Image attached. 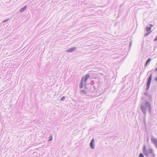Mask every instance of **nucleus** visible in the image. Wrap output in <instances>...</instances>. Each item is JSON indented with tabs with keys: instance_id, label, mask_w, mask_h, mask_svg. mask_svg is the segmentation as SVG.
<instances>
[{
	"instance_id": "1",
	"label": "nucleus",
	"mask_w": 157,
	"mask_h": 157,
	"mask_svg": "<svg viewBox=\"0 0 157 157\" xmlns=\"http://www.w3.org/2000/svg\"><path fill=\"white\" fill-rule=\"evenodd\" d=\"M143 149L144 153L147 156H148L149 154H151L153 152V150L151 148H149L147 150H146L145 145L144 146Z\"/></svg>"
},
{
	"instance_id": "2",
	"label": "nucleus",
	"mask_w": 157,
	"mask_h": 157,
	"mask_svg": "<svg viewBox=\"0 0 157 157\" xmlns=\"http://www.w3.org/2000/svg\"><path fill=\"white\" fill-rule=\"evenodd\" d=\"M152 76V75L151 74L148 78V79L147 80V89H148L150 87L151 82V78Z\"/></svg>"
},
{
	"instance_id": "3",
	"label": "nucleus",
	"mask_w": 157,
	"mask_h": 157,
	"mask_svg": "<svg viewBox=\"0 0 157 157\" xmlns=\"http://www.w3.org/2000/svg\"><path fill=\"white\" fill-rule=\"evenodd\" d=\"M151 141L154 144L155 146L157 147V139L155 138H152Z\"/></svg>"
},
{
	"instance_id": "4",
	"label": "nucleus",
	"mask_w": 157,
	"mask_h": 157,
	"mask_svg": "<svg viewBox=\"0 0 157 157\" xmlns=\"http://www.w3.org/2000/svg\"><path fill=\"white\" fill-rule=\"evenodd\" d=\"M151 29V28L150 27H146V31L147 32V33H146L145 35V36H147L149 34L151 33V31H150Z\"/></svg>"
},
{
	"instance_id": "5",
	"label": "nucleus",
	"mask_w": 157,
	"mask_h": 157,
	"mask_svg": "<svg viewBox=\"0 0 157 157\" xmlns=\"http://www.w3.org/2000/svg\"><path fill=\"white\" fill-rule=\"evenodd\" d=\"M94 139H92V140L91 143L90 144V146L92 148L94 149V145L93 144V143H94Z\"/></svg>"
},
{
	"instance_id": "6",
	"label": "nucleus",
	"mask_w": 157,
	"mask_h": 157,
	"mask_svg": "<svg viewBox=\"0 0 157 157\" xmlns=\"http://www.w3.org/2000/svg\"><path fill=\"white\" fill-rule=\"evenodd\" d=\"M84 77H82L81 80V83L80 85V88H82L83 87V81Z\"/></svg>"
},
{
	"instance_id": "7",
	"label": "nucleus",
	"mask_w": 157,
	"mask_h": 157,
	"mask_svg": "<svg viewBox=\"0 0 157 157\" xmlns=\"http://www.w3.org/2000/svg\"><path fill=\"white\" fill-rule=\"evenodd\" d=\"M90 76L89 74H87L86 75L85 78V80H84V82H86L87 80V79L89 78V77H90Z\"/></svg>"
},
{
	"instance_id": "8",
	"label": "nucleus",
	"mask_w": 157,
	"mask_h": 157,
	"mask_svg": "<svg viewBox=\"0 0 157 157\" xmlns=\"http://www.w3.org/2000/svg\"><path fill=\"white\" fill-rule=\"evenodd\" d=\"M141 108L142 111L145 113L146 111V108L143 105H142L141 106Z\"/></svg>"
},
{
	"instance_id": "9",
	"label": "nucleus",
	"mask_w": 157,
	"mask_h": 157,
	"mask_svg": "<svg viewBox=\"0 0 157 157\" xmlns=\"http://www.w3.org/2000/svg\"><path fill=\"white\" fill-rule=\"evenodd\" d=\"M146 107H150V103L148 102H146Z\"/></svg>"
},
{
	"instance_id": "10",
	"label": "nucleus",
	"mask_w": 157,
	"mask_h": 157,
	"mask_svg": "<svg viewBox=\"0 0 157 157\" xmlns=\"http://www.w3.org/2000/svg\"><path fill=\"white\" fill-rule=\"evenodd\" d=\"M75 48H72L71 49H69L68 50V52H71L73 51V50H74L75 49Z\"/></svg>"
},
{
	"instance_id": "11",
	"label": "nucleus",
	"mask_w": 157,
	"mask_h": 157,
	"mask_svg": "<svg viewBox=\"0 0 157 157\" xmlns=\"http://www.w3.org/2000/svg\"><path fill=\"white\" fill-rule=\"evenodd\" d=\"M151 59H147V61L146 64H145V66H146L148 63L150 62V61Z\"/></svg>"
},
{
	"instance_id": "12",
	"label": "nucleus",
	"mask_w": 157,
	"mask_h": 157,
	"mask_svg": "<svg viewBox=\"0 0 157 157\" xmlns=\"http://www.w3.org/2000/svg\"><path fill=\"white\" fill-rule=\"evenodd\" d=\"M151 155L152 157H155V155L153 152Z\"/></svg>"
},
{
	"instance_id": "13",
	"label": "nucleus",
	"mask_w": 157,
	"mask_h": 157,
	"mask_svg": "<svg viewBox=\"0 0 157 157\" xmlns=\"http://www.w3.org/2000/svg\"><path fill=\"white\" fill-rule=\"evenodd\" d=\"M81 92L83 94H86V91L84 90H82Z\"/></svg>"
},
{
	"instance_id": "14",
	"label": "nucleus",
	"mask_w": 157,
	"mask_h": 157,
	"mask_svg": "<svg viewBox=\"0 0 157 157\" xmlns=\"http://www.w3.org/2000/svg\"><path fill=\"white\" fill-rule=\"evenodd\" d=\"M139 157H144V155H143V154L142 153L140 154L139 155Z\"/></svg>"
},
{
	"instance_id": "15",
	"label": "nucleus",
	"mask_w": 157,
	"mask_h": 157,
	"mask_svg": "<svg viewBox=\"0 0 157 157\" xmlns=\"http://www.w3.org/2000/svg\"><path fill=\"white\" fill-rule=\"evenodd\" d=\"M25 10L24 9H23V8H22L20 10V11L21 12L24 11Z\"/></svg>"
},
{
	"instance_id": "16",
	"label": "nucleus",
	"mask_w": 157,
	"mask_h": 157,
	"mask_svg": "<svg viewBox=\"0 0 157 157\" xmlns=\"http://www.w3.org/2000/svg\"><path fill=\"white\" fill-rule=\"evenodd\" d=\"M64 99H65L64 97H63L61 99V100H62V101H63V100H64Z\"/></svg>"
},
{
	"instance_id": "17",
	"label": "nucleus",
	"mask_w": 157,
	"mask_h": 157,
	"mask_svg": "<svg viewBox=\"0 0 157 157\" xmlns=\"http://www.w3.org/2000/svg\"><path fill=\"white\" fill-rule=\"evenodd\" d=\"M157 40V36H156V38L154 39V41H156Z\"/></svg>"
},
{
	"instance_id": "18",
	"label": "nucleus",
	"mask_w": 157,
	"mask_h": 157,
	"mask_svg": "<svg viewBox=\"0 0 157 157\" xmlns=\"http://www.w3.org/2000/svg\"><path fill=\"white\" fill-rule=\"evenodd\" d=\"M23 8L25 10L26 9V8H27V6H25V7H24Z\"/></svg>"
},
{
	"instance_id": "19",
	"label": "nucleus",
	"mask_w": 157,
	"mask_h": 157,
	"mask_svg": "<svg viewBox=\"0 0 157 157\" xmlns=\"http://www.w3.org/2000/svg\"><path fill=\"white\" fill-rule=\"evenodd\" d=\"M155 71H157V67L155 69Z\"/></svg>"
},
{
	"instance_id": "20",
	"label": "nucleus",
	"mask_w": 157,
	"mask_h": 157,
	"mask_svg": "<svg viewBox=\"0 0 157 157\" xmlns=\"http://www.w3.org/2000/svg\"><path fill=\"white\" fill-rule=\"evenodd\" d=\"M155 80L156 81H157V77L155 78Z\"/></svg>"
},
{
	"instance_id": "21",
	"label": "nucleus",
	"mask_w": 157,
	"mask_h": 157,
	"mask_svg": "<svg viewBox=\"0 0 157 157\" xmlns=\"http://www.w3.org/2000/svg\"><path fill=\"white\" fill-rule=\"evenodd\" d=\"M150 26L152 27L153 26V25H150Z\"/></svg>"
},
{
	"instance_id": "22",
	"label": "nucleus",
	"mask_w": 157,
	"mask_h": 157,
	"mask_svg": "<svg viewBox=\"0 0 157 157\" xmlns=\"http://www.w3.org/2000/svg\"><path fill=\"white\" fill-rule=\"evenodd\" d=\"M52 139H51V140H49V141H50V140H52Z\"/></svg>"
},
{
	"instance_id": "23",
	"label": "nucleus",
	"mask_w": 157,
	"mask_h": 157,
	"mask_svg": "<svg viewBox=\"0 0 157 157\" xmlns=\"http://www.w3.org/2000/svg\"><path fill=\"white\" fill-rule=\"evenodd\" d=\"M156 65H157V63H156Z\"/></svg>"
}]
</instances>
